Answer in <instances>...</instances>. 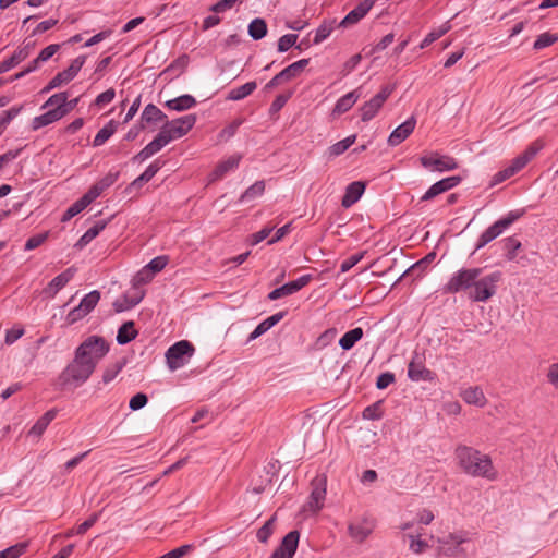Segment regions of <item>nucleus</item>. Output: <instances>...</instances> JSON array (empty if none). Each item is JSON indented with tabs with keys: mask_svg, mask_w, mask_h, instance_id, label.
<instances>
[{
	"mask_svg": "<svg viewBox=\"0 0 558 558\" xmlns=\"http://www.w3.org/2000/svg\"><path fill=\"white\" fill-rule=\"evenodd\" d=\"M355 138H356L355 135H350V136L343 138L342 141H339V142L335 143L333 145H331L328 148L329 157H337V156L342 155L345 150L349 149V147L351 145L354 144Z\"/></svg>",
	"mask_w": 558,
	"mask_h": 558,
	"instance_id": "obj_42",
	"label": "nucleus"
},
{
	"mask_svg": "<svg viewBox=\"0 0 558 558\" xmlns=\"http://www.w3.org/2000/svg\"><path fill=\"white\" fill-rule=\"evenodd\" d=\"M21 108L12 107L5 111L0 112V124L3 130L7 125L20 113Z\"/></svg>",
	"mask_w": 558,
	"mask_h": 558,
	"instance_id": "obj_58",
	"label": "nucleus"
},
{
	"mask_svg": "<svg viewBox=\"0 0 558 558\" xmlns=\"http://www.w3.org/2000/svg\"><path fill=\"white\" fill-rule=\"evenodd\" d=\"M395 381V375L390 372L381 373L376 380V387L378 389H386Z\"/></svg>",
	"mask_w": 558,
	"mask_h": 558,
	"instance_id": "obj_63",
	"label": "nucleus"
},
{
	"mask_svg": "<svg viewBox=\"0 0 558 558\" xmlns=\"http://www.w3.org/2000/svg\"><path fill=\"white\" fill-rule=\"evenodd\" d=\"M63 118V113L60 109H49L45 113L37 116L32 121L33 130H39L44 126H47L53 122L59 121Z\"/></svg>",
	"mask_w": 558,
	"mask_h": 558,
	"instance_id": "obj_28",
	"label": "nucleus"
},
{
	"mask_svg": "<svg viewBox=\"0 0 558 558\" xmlns=\"http://www.w3.org/2000/svg\"><path fill=\"white\" fill-rule=\"evenodd\" d=\"M539 147L530 146L524 153L511 160L508 166L513 174L523 169L538 153Z\"/></svg>",
	"mask_w": 558,
	"mask_h": 558,
	"instance_id": "obj_27",
	"label": "nucleus"
},
{
	"mask_svg": "<svg viewBox=\"0 0 558 558\" xmlns=\"http://www.w3.org/2000/svg\"><path fill=\"white\" fill-rule=\"evenodd\" d=\"M408 377L412 381H432L434 374L425 366V355L423 352L414 351L408 364Z\"/></svg>",
	"mask_w": 558,
	"mask_h": 558,
	"instance_id": "obj_9",
	"label": "nucleus"
},
{
	"mask_svg": "<svg viewBox=\"0 0 558 558\" xmlns=\"http://www.w3.org/2000/svg\"><path fill=\"white\" fill-rule=\"evenodd\" d=\"M171 122L172 126H174V133H177L178 138H181L184 135H186L189 131L195 125L196 116L186 114L178 119L171 120Z\"/></svg>",
	"mask_w": 558,
	"mask_h": 558,
	"instance_id": "obj_30",
	"label": "nucleus"
},
{
	"mask_svg": "<svg viewBox=\"0 0 558 558\" xmlns=\"http://www.w3.org/2000/svg\"><path fill=\"white\" fill-rule=\"evenodd\" d=\"M157 136L160 137L162 142L166 143V145L174 140H178V135L174 133V126H172V122L167 119L165 120V124L161 126Z\"/></svg>",
	"mask_w": 558,
	"mask_h": 558,
	"instance_id": "obj_47",
	"label": "nucleus"
},
{
	"mask_svg": "<svg viewBox=\"0 0 558 558\" xmlns=\"http://www.w3.org/2000/svg\"><path fill=\"white\" fill-rule=\"evenodd\" d=\"M194 347L186 340L175 342L166 351V361L170 371L185 366L194 354Z\"/></svg>",
	"mask_w": 558,
	"mask_h": 558,
	"instance_id": "obj_7",
	"label": "nucleus"
},
{
	"mask_svg": "<svg viewBox=\"0 0 558 558\" xmlns=\"http://www.w3.org/2000/svg\"><path fill=\"white\" fill-rule=\"evenodd\" d=\"M364 191L365 184L363 182L354 181L350 183L345 189V193L342 197L341 205L344 208L351 207L362 197Z\"/></svg>",
	"mask_w": 558,
	"mask_h": 558,
	"instance_id": "obj_22",
	"label": "nucleus"
},
{
	"mask_svg": "<svg viewBox=\"0 0 558 558\" xmlns=\"http://www.w3.org/2000/svg\"><path fill=\"white\" fill-rule=\"evenodd\" d=\"M147 396L143 392H138L130 399L129 407L132 411H137L143 409L147 404Z\"/></svg>",
	"mask_w": 558,
	"mask_h": 558,
	"instance_id": "obj_57",
	"label": "nucleus"
},
{
	"mask_svg": "<svg viewBox=\"0 0 558 558\" xmlns=\"http://www.w3.org/2000/svg\"><path fill=\"white\" fill-rule=\"evenodd\" d=\"M114 96H116L114 89L109 88L96 97L95 104L99 107H102L105 105L110 104L114 99Z\"/></svg>",
	"mask_w": 558,
	"mask_h": 558,
	"instance_id": "obj_62",
	"label": "nucleus"
},
{
	"mask_svg": "<svg viewBox=\"0 0 558 558\" xmlns=\"http://www.w3.org/2000/svg\"><path fill=\"white\" fill-rule=\"evenodd\" d=\"M456 458L464 473L473 477L496 480L497 473L493 466L492 459L487 454L472 447L459 446L456 449Z\"/></svg>",
	"mask_w": 558,
	"mask_h": 558,
	"instance_id": "obj_3",
	"label": "nucleus"
},
{
	"mask_svg": "<svg viewBox=\"0 0 558 558\" xmlns=\"http://www.w3.org/2000/svg\"><path fill=\"white\" fill-rule=\"evenodd\" d=\"M110 345L104 337L88 336L74 351L72 361L59 375L62 387H80L95 372L97 364L107 355Z\"/></svg>",
	"mask_w": 558,
	"mask_h": 558,
	"instance_id": "obj_1",
	"label": "nucleus"
},
{
	"mask_svg": "<svg viewBox=\"0 0 558 558\" xmlns=\"http://www.w3.org/2000/svg\"><path fill=\"white\" fill-rule=\"evenodd\" d=\"M85 61V56L76 57L74 60H72L68 69L59 72L56 76H53V83L59 84V86L70 83L78 74Z\"/></svg>",
	"mask_w": 558,
	"mask_h": 558,
	"instance_id": "obj_18",
	"label": "nucleus"
},
{
	"mask_svg": "<svg viewBox=\"0 0 558 558\" xmlns=\"http://www.w3.org/2000/svg\"><path fill=\"white\" fill-rule=\"evenodd\" d=\"M105 221L96 222L94 226L87 229L86 232L80 238V240L76 243V246L84 247L85 245H87L100 233V231L105 229Z\"/></svg>",
	"mask_w": 558,
	"mask_h": 558,
	"instance_id": "obj_40",
	"label": "nucleus"
},
{
	"mask_svg": "<svg viewBox=\"0 0 558 558\" xmlns=\"http://www.w3.org/2000/svg\"><path fill=\"white\" fill-rule=\"evenodd\" d=\"M57 412L54 410L47 411L43 416H40L37 422L33 425L29 430V435L39 437L46 430L51 421L56 417Z\"/></svg>",
	"mask_w": 558,
	"mask_h": 558,
	"instance_id": "obj_35",
	"label": "nucleus"
},
{
	"mask_svg": "<svg viewBox=\"0 0 558 558\" xmlns=\"http://www.w3.org/2000/svg\"><path fill=\"white\" fill-rule=\"evenodd\" d=\"M422 531L423 529H420L415 533H404L401 535L402 541L409 542V549L414 555H422L429 548L427 541L422 538Z\"/></svg>",
	"mask_w": 558,
	"mask_h": 558,
	"instance_id": "obj_20",
	"label": "nucleus"
},
{
	"mask_svg": "<svg viewBox=\"0 0 558 558\" xmlns=\"http://www.w3.org/2000/svg\"><path fill=\"white\" fill-rule=\"evenodd\" d=\"M166 119L167 116L157 106L153 104H148L141 114L142 122L146 123L161 122Z\"/></svg>",
	"mask_w": 558,
	"mask_h": 558,
	"instance_id": "obj_34",
	"label": "nucleus"
},
{
	"mask_svg": "<svg viewBox=\"0 0 558 558\" xmlns=\"http://www.w3.org/2000/svg\"><path fill=\"white\" fill-rule=\"evenodd\" d=\"M376 0H363L351 10L339 23L340 27H347L359 23L374 7Z\"/></svg>",
	"mask_w": 558,
	"mask_h": 558,
	"instance_id": "obj_16",
	"label": "nucleus"
},
{
	"mask_svg": "<svg viewBox=\"0 0 558 558\" xmlns=\"http://www.w3.org/2000/svg\"><path fill=\"white\" fill-rule=\"evenodd\" d=\"M161 166L162 165H161V162L159 160L153 161L145 169V171L132 182V185L140 187L144 183L150 181L155 177V174L160 170Z\"/></svg>",
	"mask_w": 558,
	"mask_h": 558,
	"instance_id": "obj_38",
	"label": "nucleus"
},
{
	"mask_svg": "<svg viewBox=\"0 0 558 558\" xmlns=\"http://www.w3.org/2000/svg\"><path fill=\"white\" fill-rule=\"evenodd\" d=\"M460 181H461V178L458 175L441 179V180L437 181L436 183H434L425 192V194L421 197V201L422 202L430 201L434 197H436L437 195L453 189L454 186H457L460 183Z\"/></svg>",
	"mask_w": 558,
	"mask_h": 558,
	"instance_id": "obj_14",
	"label": "nucleus"
},
{
	"mask_svg": "<svg viewBox=\"0 0 558 558\" xmlns=\"http://www.w3.org/2000/svg\"><path fill=\"white\" fill-rule=\"evenodd\" d=\"M421 165L433 172H445L458 168L454 158L449 156H441L437 153L422 156L420 158Z\"/></svg>",
	"mask_w": 558,
	"mask_h": 558,
	"instance_id": "obj_11",
	"label": "nucleus"
},
{
	"mask_svg": "<svg viewBox=\"0 0 558 558\" xmlns=\"http://www.w3.org/2000/svg\"><path fill=\"white\" fill-rule=\"evenodd\" d=\"M168 264V257L165 255L157 256L153 258L146 266V269H149L155 276L157 272L161 271Z\"/></svg>",
	"mask_w": 558,
	"mask_h": 558,
	"instance_id": "obj_52",
	"label": "nucleus"
},
{
	"mask_svg": "<svg viewBox=\"0 0 558 558\" xmlns=\"http://www.w3.org/2000/svg\"><path fill=\"white\" fill-rule=\"evenodd\" d=\"M265 191V182L263 180L256 181L250 187H247L240 197V202L253 201L263 195Z\"/></svg>",
	"mask_w": 558,
	"mask_h": 558,
	"instance_id": "obj_41",
	"label": "nucleus"
},
{
	"mask_svg": "<svg viewBox=\"0 0 558 558\" xmlns=\"http://www.w3.org/2000/svg\"><path fill=\"white\" fill-rule=\"evenodd\" d=\"M247 31H248V35L254 40H259V39L264 38L267 34V24L263 19L256 17V19L252 20L251 23L248 24Z\"/></svg>",
	"mask_w": 558,
	"mask_h": 558,
	"instance_id": "obj_39",
	"label": "nucleus"
},
{
	"mask_svg": "<svg viewBox=\"0 0 558 558\" xmlns=\"http://www.w3.org/2000/svg\"><path fill=\"white\" fill-rule=\"evenodd\" d=\"M311 280H312L311 275H303L293 281H290L279 288L274 289L271 292H269L268 299L270 301H275V300L281 299L283 296L294 294L298 291H300L302 288H304Z\"/></svg>",
	"mask_w": 558,
	"mask_h": 558,
	"instance_id": "obj_13",
	"label": "nucleus"
},
{
	"mask_svg": "<svg viewBox=\"0 0 558 558\" xmlns=\"http://www.w3.org/2000/svg\"><path fill=\"white\" fill-rule=\"evenodd\" d=\"M66 100L68 94L65 92L57 93L48 98V100L43 105V109H60L64 117L69 112V109L66 108Z\"/></svg>",
	"mask_w": 558,
	"mask_h": 558,
	"instance_id": "obj_36",
	"label": "nucleus"
},
{
	"mask_svg": "<svg viewBox=\"0 0 558 558\" xmlns=\"http://www.w3.org/2000/svg\"><path fill=\"white\" fill-rule=\"evenodd\" d=\"M375 522L369 518H361L352 521L348 526L350 537L357 543L364 542L374 531Z\"/></svg>",
	"mask_w": 558,
	"mask_h": 558,
	"instance_id": "obj_12",
	"label": "nucleus"
},
{
	"mask_svg": "<svg viewBox=\"0 0 558 558\" xmlns=\"http://www.w3.org/2000/svg\"><path fill=\"white\" fill-rule=\"evenodd\" d=\"M241 159L242 156L240 154H234L220 161L209 174V181L215 182L223 178L227 173L234 171L239 167Z\"/></svg>",
	"mask_w": 558,
	"mask_h": 558,
	"instance_id": "obj_19",
	"label": "nucleus"
},
{
	"mask_svg": "<svg viewBox=\"0 0 558 558\" xmlns=\"http://www.w3.org/2000/svg\"><path fill=\"white\" fill-rule=\"evenodd\" d=\"M502 280V272L495 270L484 274V268H460L454 271L444 286L446 293H466L473 302H487L498 291V286Z\"/></svg>",
	"mask_w": 558,
	"mask_h": 558,
	"instance_id": "obj_2",
	"label": "nucleus"
},
{
	"mask_svg": "<svg viewBox=\"0 0 558 558\" xmlns=\"http://www.w3.org/2000/svg\"><path fill=\"white\" fill-rule=\"evenodd\" d=\"M32 48V44H26L14 51V53L9 59L3 60L0 63V74L10 71L19 63L24 61L31 54Z\"/></svg>",
	"mask_w": 558,
	"mask_h": 558,
	"instance_id": "obj_21",
	"label": "nucleus"
},
{
	"mask_svg": "<svg viewBox=\"0 0 558 558\" xmlns=\"http://www.w3.org/2000/svg\"><path fill=\"white\" fill-rule=\"evenodd\" d=\"M286 312H278L260 322L256 328L250 333L247 341H253L267 332L270 328L277 325L283 317Z\"/></svg>",
	"mask_w": 558,
	"mask_h": 558,
	"instance_id": "obj_23",
	"label": "nucleus"
},
{
	"mask_svg": "<svg viewBox=\"0 0 558 558\" xmlns=\"http://www.w3.org/2000/svg\"><path fill=\"white\" fill-rule=\"evenodd\" d=\"M166 146V143H163L162 140L156 135L151 142H149L140 153L133 157V161L143 162L155 154L159 153Z\"/></svg>",
	"mask_w": 558,
	"mask_h": 558,
	"instance_id": "obj_25",
	"label": "nucleus"
},
{
	"mask_svg": "<svg viewBox=\"0 0 558 558\" xmlns=\"http://www.w3.org/2000/svg\"><path fill=\"white\" fill-rule=\"evenodd\" d=\"M153 272L149 269L143 267L133 278V284L137 287L147 284L153 280Z\"/></svg>",
	"mask_w": 558,
	"mask_h": 558,
	"instance_id": "obj_56",
	"label": "nucleus"
},
{
	"mask_svg": "<svg viewBox=\"0 0 558 558\" xmlns=\"http://www.w3.org/2000/svg\"><path fill=\"white\" fill-rule=\"evenodd\" d=\"M100 300V293L97 290L90 291L81 300L80 304L72 308L66 315V323L72 325L88 315Z\"/></svg>",
	"mask_w": 558,
	"mask_h": 558,
	"instance_id": "obj_8",
	"label": "nucleus"
},
{
	"mask_svg": "<svg viewBox=\"0 0 558 558\" xmlns=\"http://www.w3.org/2000/svg\"><path fill=\"white\" fill-rule=\"evenodd\" d=\"M460 396L465 403L478 408H483L487 402V399L483 390L477 386L465 388L464 390L461 391Z\"/></svg>",
	"mask_w": 558,
	"mask_h": 558,
	"instance_id": "obj_24",
	"label": "nucleus"
},
{
	"mask_svg": "<svg viewBox=\"0 0 558 558\" xmlns=\"http://www.w3.org/2000/svg\"><path fill=\"white\" fill-rule=\"evenodd\" d=\"M196 105V100L192 95L184 94L177 98L167 100L165 106L170 110H174L178 112L189 110Z\"/></svg>",
	"mask_w": 558,
	"mask_h": 558,
	"instance_id": "obj_29",
	"label": "nucleus"
},
{
	"mask_svg": "<svg viewBox=\"0 0 558 558\" xmlns=\"http://www.w3.org/2000/svg\"><path fill=\"white\" fill-rule=\"evenodd\" d=\"M327 493V478L324 474L316 475L311 482V494L302 506L304 517L317 514L324 507Z\"/></svg>",
	"mask_w": 558,
	"mask_h": 558,
	"instance_id": "obj_5",
	"label": "nucleus"
},
{
	"mask_svg": "<svg viewBox=\"0 0 558 558\" xmlns=\"http://www.w3.org/2000/svg\"><path fill=\"white\" fill-rule=\"evenodd\" d=\"M502 242L507 259L513 260L517 257V251L521 247V242L513 236H509Z\"/></svg>",
	"mask_w": 558,
	"mask_h": 558,
	"instance_id": "obj_46",
	"label": "nucleus"
},
{
	"mask_svg": "<svg viewBox=\"0 0 558 558\" xmlns=\"http://www.w3.org/2000/svg\"><path fill=\"white\" fill-rule=\"evenodd\" d=\"M59 49H60V45L51 44V45L47 46L46 48H44L39 52L38 58H39V60H41L45 63L48 60H50L57 53V51Z\"/></svg>",
	"mask_w": 558,
	"mask_h": 558,
	"instance_id": "obj_64",
	"label": "nucleus"
},
{
	"mask_svg": "<svg viewBox=\"0 0 558 558\" xmlns=\"http://www.w3.org/2000/svg\"><path fill=\"white\" fill-rule=\"evenodd\" d=\"M144 295V290L133 284V287L125 292L124 302L130 304L131 307H134L143 300Z\"/></svg>",
	"mask_w": 558,
	"mask_h": 558,
	"instance_id": "obj_45",
	"label": "nucleus"
},
{
	"mask_svg": "<svg viewBox=\"0 0 558 558\" xmlns=\"http://www.w3.org/2000/svg\"><path fill=\"white\" fill-rule=\"evenodd\" d=\"M416 119L414 116H411L390 133L388 137V144L392 147L401 144L414 131Z\"/></svg>",
	"mask_w": 558,
	"mask_h": 558,
	"instance_id": "obj_15",
	"label": "nucleus"
},
{
	"mask_svg": "<svg viewBox=\"0 0 558 558\" xmlns=\"http://www.w3.org/2000/svg\"><path fill=\"white\" fill-rule=\"evenodd\" d=\"M473 533L466 530H456L437 538V556L448 558H470V544Z\"/></svg>",
	"mask_w": 558,
	"mask_h": 558,
	"instance_id": "obj_4",
	"label": "nucleus"
},
{
	"mask_svg": "<svg viewBox=\"0 0 558 558\" xmlns=\"http://www.w3.org/2000/svg\"><path fill=\"white\" fill-rule=\"evenodd\" d=\"M393 92V87L390 85H386L381 87V89L372 97L368 101H366L361 107V119L363 122H367L372 120L380 110L385 101L389 98L391 93Z\"/></svg>",
	"mask_w": 558,
	"mask_h": 558,
	"instance_id": "obj_10",
	"label": "nucleus"
},
{
	"mask_svg": "<svg viewBox=\"0 0 558 558\" xmlns=\"http://www.w3.org/2000/svg\"><path fill=\"white\" fill-rule=\"evenodd\" d=\"M300 534L298 531L289 532L282 539L280 547H282L288 554L294 555L298 548Z\"/></svg>",
	"mask_w": 558,
	"mask_h": 558,
	"instance_id": "obj_43",
	"label": "nucleus"
},
{
	"mask_svg": "<svg viewBox=\"0 0 558 558\" xmlns=\"http://www.w3.org/2000/svg\"><path fill=\"white\" fill-rule=\"evenodd\" d=\"M449 28H450L449 25L444 24L439 28L429 32L425 36V38L421 41L420 49H424L427 46H429L432 43H434L437 39H439L441 36H444L449 31Z\"/></svg>",
	"mask_w": 558,
	"mask_h": 558,
	"instance_id": "obj_44",
	"label": "nucleus"
},
{
	"mask_svg": "<svg viewBox=\"0 0 558 558\" xmlns=\"http://www.w3.org/2000/svg\"><path fill=\"white\" fill-rule=\"evenodd\" d=\"M363 329L361 327H355L349 331H347L339 340V345L342 350L349 351L351 350L357 341H360L363 337Z\"/></svg>",
	"mask_w": 558,
	"mask_h": 558,
	"instance_id": "obj_32",
	"label": "nucleus"
},
{
	"mask_svg": "<svg viewBox=\"0 0 558 558\" xmlns=\"http://www.w3.org/2000/svg\"><path fill=\"white\" fill-rule=\"evenodd\" d=\"M24 333H25V330L22 327L9 329L5 331L4 343L7 345H12L20 338H22Z\"/></svg>",
	"mask_w": 558,
	"mask_h": 558,
	"instance_id": "obj_61",
	"label": "nucleus"
},
{
	"mask_svg": "<svg viewBox=\"0 0 558 558\" xmlns=\"http://www.w3.org/2000/svg\"><path fill=\"white\" fill-rule=\"evenodd\" d=\"M523 211L515 210L508 213L505 217L498 219L490 227H488L478 238L475 245V252L483 248L485 245L494 241L502 234L514 221H517Z\"/></svg>",
	"mask_w": 558,
	"mask_h": 558,
	"instance_id": "obj_6",
	"label": "nucleus"
},
{
	"mask_svg": "<svg viewBox=\"0 0 558 558\" xmlns=\"http://www.w3.org/2000/svg\"><path fill=\"white\" fill-rule=\"evenodd\" d=\"M332 31H333V25L331 22L322 23L315 31V36H314L313 43L315 45L323 43L325 39H327L330 36Z\"/></svg>",
	"mask_w": 558,
	"mask_h": 558,
	"instance_id": "obj_48",
	"label": "nucleus"
},
{
	"mask_svg": "<svg viewBox=\"0 0 558 558\" xmlns=\"http://www.w3.org/2000/svg\"><path fill=\"white\" fill-rule=\"evenodd\" d=\"M137 336V330L134 327V323L132 320L125 322L118 329L117 333V342L121 345L131 342Z\"/></svg>",
	"mask_w": 558,
	"mask_h": 558,
	"instance_id": "obj_33",
	"label": "nucleus"
},
{
	"mask_svg": "<svg viewBox=\"0 0 558 558\" xmlns=\"http://www.w3.org/2000/svg\"><path fill=\"white\" fill-rule=\"evenodd\" d=\"M76 269L74 267H70L65 269L63 272L59 274L54 277L48 286L44 289V294L48 298H54L57 293L63 289L69 281L74 277Z\"/></svg>",
	"mask_w": 558,
	"mask_h": 558,
	"instance_id": "obj_17",
	"label": "nucleus"
},
{
	"mask_svg": "<svg viewBox=\"0 0 558 558\" xmlns=\"http://www.w3.org/2000/svg\"><path fill=\"white\" fill-rule=\"evenodd\" d=\"M242 120L241 119H238V120H234L233 122H231L229 125H227L226 128H223L220 133L218 134V141L219 142H227L229 141L231 137L234 136V134L236 133L239 126L242 124Z\"/></svg>",
	"mask_w": 558,
	"mask_h": 558,
	"instance_id": "obj_50",
	"label": "nucleus"
},
{
	"mask_svg": "<svg viewBox=\"0 0 558 558\" xmlns=\"http://www.w3.org/2000/svg\"><path fill=\"white\" fill-rule=\"evenodd\" d=\"M118 122L110 120L104 128H101L93 140V146L99 147L104 145L118 130Z\"/></svg>",
	"mask_w": 558,
	"mask_h": 558,
	"instance_id": "obj_31",
	"label": "nucleus"
},
{
	"mask_svg": "<svg viewBox=\"0 0 558 558\" xmlns=\"http://www.w3.org/2000/svg\"><path fill=\"white\" fill-rule=\"evenodd\" d=\"M256 87L257 85L255 82H247L236 88L231 89L228 93L227 99L233 101L242 100L250 96L256 89Z\"/></svg>",
	"mask_w": 558,
	"mask_h": 558,
	"instance_id": "obj_37",
	"label": "nucleus"
},
{
	"mask_svg": "<svg viewBox=\"0 0 558 558\" xmlns=\"http://www.w3.org/2000/svg\"><path fill=\"white\" fill-rule=\"evenodd\" d=\"M21 108L12 107L5 111L0 112V124L3 130L7 125L20 113Z\"/></svg>",
	"mask_w": 558,
	"mask_h": 558,
	"instance_id": "obj_59",
	"label": "nucleus"
},
{
	"mask_svg": "<svg viewBox=\"0 0 558 558\" xmlns=\"http://www.w3.org/2000/svg\"><path fill=\"white\" fill-rule=\"evenodd\" d=\"M361 97L360 89L347 93L340 97L333 108V114H342L349 111Z\"/></svg>",
	"mask_w": 558,
	"mask_h": 558,
	"instance_id": "obj_26",
	"label": "nucleus"
},
{
	"mask_svg": "<svg viewBox=\"0 0 558 558\" xmlns=\"http://www.w3.org/2000/svg\"><path fill=\"white\" fill-rule=\"evenodd\" d=\"M557 40H558L557 34H551V33L546 32V33L541 34L536 38V40L534 41L533 48L535 50H541V49H544V48L553 45Z\"/></svg>",
	"mask_w": 558,
	"mask_h": 558,
	"instance_id": "obj_49",
	"label": "nucleus"
},
{
	"mask_svg": "<svg viewBox=\"0 0 558 558\" xmlns=\"http://www.w3.org/2000/svg\"><path fill=\"white\" fill-rule=\"evenodd\" d=\"M49 236V231L31 236L25 243V251H32L40 246Z\"/></svg>",
	"mask_w": 558,
	"mask_h": 558,
	"instance_id": "obj_54",
	"label": "nucleus"
},
{
	"mask_svg": "<svg viewBox=\"0 0 558 558\" xmlns=\"http://www.w3.org/2000/svg\"><path fill=\"white\" fill-rule=\"evenodd\" d=\"M296 40H298L296 34H286V35L281 36L278 40V51L279 52L288 51L291 47H293L295 45Z\"/></svg>",
	"mask_w": 558,
	"mask_h": 558,
	"instance_id": "obj_53",
	"label": "nucleus"
},
{
	"mask_svg": "<svg viewBox=\"0 0 558 558\" xmlns=\"http://www.w3.org/2000/svg\"><path fill=\"white\" fill-rule=\"evenodd\" d=\"M275 518H270L265 524L257 531V539L260 543H266L274 532Z\"/></svg>",
	"mask_w": 558,
	"mask_h": 558,
	"instance_id": "obj_51",
	"label": "nucleus"
},
{
	"mask_svg": "<svg viewBox=\"0 0 558 558\" xmlns=\"http://www.w3.org/2000/svg\"><path fill=\"white\" fill-rule=\"evenodd\" d=\"M21 108L12 107L5 111L0 112V124L3 130L7 125L20 113Z\"/></svg>",
	"mask_w": 558,
	"mask_h": 558,
	"instance_id": "obj_60",
	"label": "nucleus"
},
{
	"mask_svg": "<svg viewBox=\"0 0 558 558\" xmlns=\"http://www.w3.org/2000/svg\"><path fill=\"white\" fill-rule=\"evenodd\" d=\"M26 549V544H16L2 551L0 558H19Z\"/></svg>",
	"mask_w": 558,
	"mask_h": 558,
	"instance_id": "obj_55",
	"label": "nucleus"
}]
</instances>
